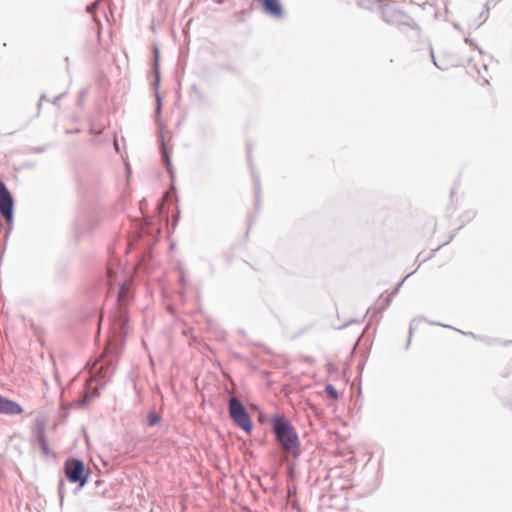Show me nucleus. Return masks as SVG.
I'll return each mask as SVG.
<instances>
[{
	"instance_id": "nucleus-1",
	"label": "nucleus",
	"mask_w": 512,
	"mask_h": 512,
	"mask_svg": "<svg viewBox=\"0 0 512 512\" xmlns=\"http://www.w3.org/2000/svg\"><path fill=\"white\" fill-rule=\"evenodd\" d=\"M271 427L282 450L294 458L299 457L301 454L299 436L289 420L277 413L271 418Z\"/></svg>"
},
{
	"instance_id": "nucleus-2",
	"label": "nucleus",
	"mask_w": 512,
	"mask_h": 512,
	"mask_svg": "<svg viewBox=\"0 0 512 512\" xmlns=\"http://www.w3.org/2000/svg\"><path fill=\"white\" fill-rule=\"evenodd\" d=\"M127 294L128 291L126 287L122 286L117 293V308L110 313V321L112 322L114 332L122 336L127 334L128 328V312L124 305Z\"/></svg>"
},
{
	"instance_id": "nucleus-3",
	"label": "nucleus",
	"mask_w": 512,
	"mask_h": 512,
	"mask_svg": "<svg viewBox=\"0 0 512 512\" xmlns=\"http://www.w3.org/2000/svg\"><path fill=\"white\" fill-rule=\"evenodd\" d=\"M382 19L390 25L398 27L407 26L411 29L419 30L417 23L405 12L397 9L390 1L387 0L381 5Z\"/></svg>"
},
{
	"instance_id": "nucleus-4",
	"label": "nucleus",
	"mask_w": 512,
	"mask_h": 512,
	"mask_svg": "<svg viewBox=\"0 0 512 512\" xmlns=\"http://www.w3.org/2000/svg\"><path fill=\"white\" fill-rule=\"evenodd\" d=\"M228 412L234 424L243 431L250 433L253 429L252 420L241 401L231 397L228 402Z\"/></svg>"
},
{
	"instance_id": "nucleus-5",
	"label": "nucleus",
	"mask_w": 512,
	"mask_h": 512,
	"mask_svg": "<svg viewBox=\"0 0 512 512\" xmlns=\"http://www.w3.org/2000/svg\"><path fill=\"white\" fill-rule=\"evenodd\" d=\"M65 476L69 482L84 486L88 481L89 472L85 470L82 460L72 459L65 463Z\"/></svg>"
},
{
	"instance_id": "nucleus-6",
	"label": "nucleus",
	"mask_w": 512,
	"mask_h": 512,
	"mask_svg": "<svg viewBox=\"0 0 512 512\" xmlns=\"http://www.w3.org/2000/svg\"><path fill=\"white\" fill-rule=\"evenodd\" d=\"M0 213L9 226L13 223L14 199L6 184L0 179Z\"/></svg>"
},
{
	"instance_id": "nucleus-7",
	"label": "nucleus",
	"mask_w": 512,
	"mask_h": 512,
	"mask_svg": "<svg viewBox=\"0 0 512 512\" xmlns=\"http://www.w3.org/2000/svg\"><path fill=\"white\" fill-rule=\"evenodd\" d=\"M262 4L263 11L274 17V18H283L284 17V10L282 8L281 3L279 0H257Z\"/></svg>"
},
{
	"instance_id": "nucleus-8",
	"label": "nucleus",
	"mask_w": 512,
	"mask_h": 512,
	"mask_svg": "<svg viewBox=\"0 0 512 512\" xmlns=\"http://www.w3.org/2000/svg\"><path fill=\"white\" fill-rule=\"evenodd\" d=\"M34 442L38 445L44 456L50 455V448L46 439L44 424H37L34 430Z\"/></svg>"
},
{
	"instance_id": "nucleus-9",
	"label": "nucleus",
	"mask_w": 512,
	"mask_h": 512,
	"mask_svg": "<svg viewBox=\"0 0 512 512\" xmlns=\"http://www.w3.org/2000/svg\"><path fill=\"white\" fill-rule=\"evenodd\" d=\"M23 408L17 402L0 395V414L19 415Z\"/></svg>"
},
{
	"instance_id": "nucleus-10",
	"label": "nucleus",
	"mask_w": 512,
	"mask_h": 512,
	"mask_svg": "<svg viewBox=\"0 0 512 512\" xmlns=\"http://www.w3.org/2000/svg\"><path fill=\"white\" fill-rule=\"evenodd\" d=\"M115 367L111 363H101L97 370L95 380L100 386H104L114 373Z\"/></svg>"
},
{
	"instance_id": "nucleus-11",
	"label": "nucleus",
	"mask_w": 512,
	"mask_h": 512,
	"mask_svg": "<svg viewBox=\"0 0 512 512\" xmlns=\"http://www.w3.org/2000/svg\"><path fill=\"white\" fill-rule=\"evenodd\" d=\"M410 275H411V274H408L406 277H404V279H403L400 283H398V285L395 287V289H394L390 294H388V295L385 297V299L383 300V302H384V305H383V306H381V307H377V308H373V309L369 308V309L367 310L366 314H371V318H373V317H375L377 314L381 313L384 309H386V308L389 306V304H390V302H391L392 298H393V297H394V296L399 292L400 287L402 286V284L404 283V281H405V280H406Z\"/></svg>"
},
{
	"instance_id": "nucleus-12",
	"label": "nucleus",
	"mask_w": 512,
	"mask_h": 512,
	"mask_svg": "<svg viewBox=\"0 0 512 512\" xmlns=\"http://www.w3.org/2000/svg\"><path fill=\"white\" fill-rule=\"evenodd\" d=\"M161 422V416L155 411L149 412L146 418V425L149 427H153L158 425Z\"/></svg>"
},
{
	"instance_id": "nucleus-13",
	"label": "nucleus",
	"mask_w": 512,
	"mask_h": 512,
	"mask_svg": "<svg viewBox=\"0 0 512 512\" xmlns=\"http://www.w3.org/2000/svg\"><path fill=\"white\" fill-rule=\"evenodd\" d=\"M385 2H387V0H359V5L365 9H372L374 5H378L381 9V5Z\"/></svg>"
},
{
	"instance_id": "nucleus-14",
	"label": "nucleus",
	"mask_w": 512,
	"mask_h": 512,
	"mask_svg": "<svg viewBox=\"0 0 512 512\" xmlns=\"http://www.w3.org/2000/svg\"><path fill=\"white\" fill-rule=\"evenodd\" d=\"M325 392L327 393V396L330 399H337L338 398V391L332 384H327L325 387Z\"/></svg>"
},
{
	"instance_id": "nucleus-15",
	"label": "nucleus",
	"mask_w": 512,
	"mask_h": 512,
	"mask_svg": "<svg viewBox=\"0 0 512 512\" xmlns=\"http://www.w3.org/2000/svg\"><path fill=\"white\" fill-rule=\"evenodd\" d=\"M162 157H163V160L166 164V167H167V170H170V157H169V154L167 152V149H166V146H165V143L163 142L162 143Z\"/></svg>"
},
{
	"instance_id": "nucleus-16",
	"label": "nucleus",
	"mask_w": 512,
	"mask_h": 512,
	"mask_svg": "<svg viewBox=\"0 0 512 512\" xmlns=\"http://www.w3.org/2000/svg\"><path fill=\"white\" fill-rule=\"evenodd\" d=\"M158 59H159V50H158V48H155L154 65H155V70H156V83H157V85L159 84V81H160V74H159V71H158Z\"/></svg>"
},
{
	"instance_id": "nucleus-17",
	"label": "nucleus",
	"mask_w": 512,
	"mask_h": 512,
	"mask_svg": "<svg viewBox=\"0 0 512 512\" xmlns=\"http://www.w3.org/2000/svg\"><path fill=\"white\" fill-rule=\"evenodd\" d=\"M489 17V8L487 5L483 9V11L480 13L479 18L481 19V22L476 25V28H478L480 25H482Z\"/></svg>"
},
{
	"instance_id": "nucleus-18",
	"label": "nucleus",
	"mask_w": 512,
	"mask_h": 512,
	"mask_svg": "<svg viewBox=\"0 0 512 512\" xmlns=\"http://www.w3.org/2000/svg\"><path fill=\"white\" fill-rule=\"evenodd\" d=\"M64 486H65V482L63 480H60L59 484H58V491H59V495H60L61 499H63V497H64Z\"/></svg>"
},
{
	"instance_id": "nucleus-19",
	"label": "nucleus",
	"mask_w": 512,
	"mask_h": 512,
	"mask_svg": "<svg viewBox=\"0 0 512 512\" xmlns=\"http://www.w3.org/2000/svg\"><path fill=\"white\" fill-rule=\"evenodd\" d=\"M97 7H98V2H95V3H92L91 5H88L86 10H87L88 13L92 14V13L95 12Z\"/></svg>"
},
{
	"instance_id": "nucleus-20",
	"label": "nucleus",
	"mask_w": 512,
	"mask_h": 512,
	"mask_svg": "<svg viewBox=\"0 0 512 512\" xmlns=\"http://www.w3.org/2000/svg\"><path fill=\"white\" fill-rule=\"evenodd\" d=\"M253 179H254L255 189H256L257 193H259V191H260V180H259V177L256 176V175H253Z\"/></svg>"
},
{
	"instance_id": "nucleus-21",
	"label": "nucleus",
	"mask_w": 512,
	"mask_h": 512,
	"mask_svg": "<svg viewBox=\"0 0 512 512\" xmlns=\"http://www.w3.org/2000/svg\"><path fill=\"white\" fill-rule=\"evenodd\" d=\"M161 111V98L159 95L156 96V113L159 114Z\"/></svg>"
},
{
	"instance_id": "nucleus-22",
	"label": "nucleus",
	"mask_w": 512,
	"mask_h": 512,
	"mask_svg": "<svg viewBox=\"0 0 512 512\" xmlns=\"http://www.w3.org/2000/svg\"><path fill=\"white\" fill-rule=\"evenodd\" d=\"M430 54H431V57H432V59H433V63H434V65H435L437 68H439V69L443 70L444 68H443L442 66H440V65L437 63V61H436V59H435V57H434V52H433V49H432V48L430 49Z\"/></svg>"
},
{
	"instance_id": "nucleus-23",
	"label": "nucleus",
	"mask_w": 512,
	"mask_h": 512,
	"mask_svg": "<svg viewBox=\"0 0 512 512\" xmlns=\"http://www.w3.org/2000/svg\"><path fill=\"white\" fill-rule=\"evenodd\" d=\"M414 323H415V320L410 322L408 344L410 343V339H411V336H412V333H413Z\"/></svg>"
},
{
	"instance_id": "nucleus-24",
	"label": "nucleus",
	"mask_w": 512,
	"mask_h": 512,
	"mask_svg": "<svg viewBox=\"0 0 512 512\" xmlns=\"http://www.w3.org/2000/svg\"><path fill=\"white\" fill-rule=\"evenodd\" d=\"M63 94H64V93H61V94H59L58 96H56V97L52 100V103H53V104H56V103H57V101H58V100L63 96Z\"/></svg>"
},
{
	"instance_id": "nucleus-25",
	"label": "nucleus",
	"mask_w": 512,
	"mask_h": 512,
	"mask_svg": "<svg viewBox=\"0 0 512 512\" xmlns=\"http://www.w3.org/2000/svg\"><path fill=\"white\" fill-rule=\"evenodd\" d=\"M44 98H45V95L43 94V95L40 97V100H39V103H38V108H40V107H41V105H42V101H43V99H44Z\"/></svg>"
},
{
	"instance_id": "nucleus-26",
	"label": "nucleus",
	"mask_w": 512,
	"mask_h": 512,
	"mask_svg": "<svg viewBox=\"0 0 512 512\" xmlns=\"http://www.w3.org/2000/svg\"><path fill=\"white\" fill-rule=\"evenodd\" d=\"M114 146H115V149L118 151L119 146H118V141L116 139L114 140Z\"/></svg>"
},
{
	"instance_id": "nucleus-27",
	"label": "nucleus",
	"mask_w": 512,
	"mask_h": 512,
	"mask_svg": "<svg viewBox=\"0 0 512 512\" xmlns=\"http://www.w3.org/2000/svg\"><path fill=\"white\" fill-rule=\"evenodd\" d=\"M432 324H434V325H441V326H443V324H441V323H439V322H432ZM444 327H448V326H447V325H444Z\"/></svg>"
},
{
	"instance_id": "nucleus-28",
	"label": "nucleus",
	"mask_w": 512,
	"mask_h": 512,
	"mask_svg": "<svg viewBox=\"0 0 512 512\" xmlns=\"http://www.w3.org/2000/svg\"><path fill=\"white\" fill-rule=\"evenodd\" d=\"M65 62L67 63V65L69 64V58L68 57L65 58Z\"/></svg>"
},
{
	"instance_id": "nucleus-29",
	"label": "nucleus",
	"mask_w": 512,
	"mask_h": 512,
	"mask_svg": "<svg viewBox=\"0 0 512 512\" xmlns=\"http://www.w3.org/2000/svg\"><path fill=\"white\" fill-rule=\"evenodd\" d=\"M466 43H472L468 38L465 39Z\"/></svg>"
},
{
	"instance_id": "nucleus-30",
	"label": "nucleus",
	"mask_w": 512,
	"mask_h": 512,
	"mask_svg": "<svg viewBox=\"0 0 512 512\" xmlns=\"http://www.w3.org/2000/svg\"><path fill=\"white\" fill-rule=\"evenodd\" d=\"M451 239H452V236L450 237V239L448 241H445L444 245L448 244Z\"/></svg>"
}]
</instances>
